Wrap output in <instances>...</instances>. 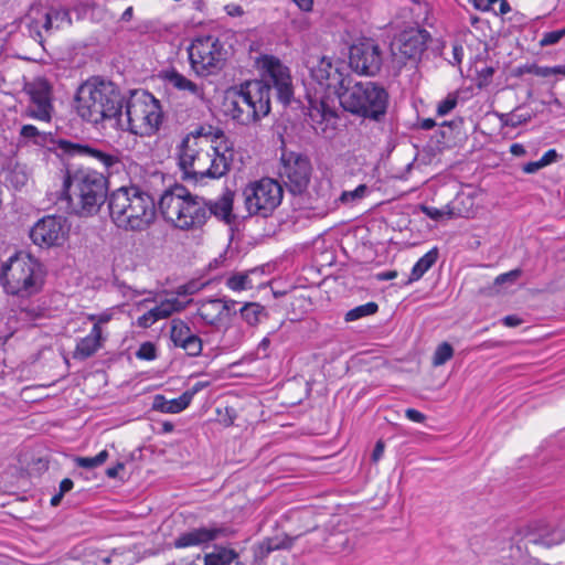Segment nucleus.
Returning a JSON list of instances; mask_svg holds the SVG:
<instances>
[{
    "instance_id": "f257e3e1",
    "label": "nucleus",
    "mask_w": 565,
    "mask_h": 565,
    "mask_svg": "<svg viewBox=\"0 0 565 565\" xmlns=\"http://www.w3.org/2000/svg\"><path fill=\"white\" fill-rule=\"evenodd\" d=\"M108 181L103 172L92 167L73 169L71 162L66 163V173L63 180L61 200L66 202L67 209L79 216L97 214L107 200Z\"/></svg>"
},
{
    "instance_id": "f03ea898",
    "label": "nucleus",
    "mask_w": 565,
    "mask_h": 565,
    "mask_svg": "<svg viewBox=\"0 0 565 565\" xmlns=\"http://www.w3.org/2000/svg\"><path fill=\"white\" fill-rule=\"evenodd\" d=\"M177 154L183 179L193 182L225 175L233 160V153L227 147L221 152L212 140L196 141L192 137L182 139Z\"/></svg>"
},
{
    "instance_id": "7ed1b4c3",
    "label": "nucleus",
    "mask_w": 565,
    "mask_h": 565,
    "mask_svg": "<svg viewBox=\"0 0 565 565\" xmlns=\"http://www.w3.org/2000/svg\"><path fill=\"white\" fill-rule=\"evenodd\" d=\"M75 99L83 119L95 125L115 120L117 126L124 128L121 110L125 98L113 82L92 77L78 87Z\"/></svg>"
},
{
    "instance_id": "20e7f679",
    "label": "nucleus",
    "mask_w": 565,
    "mask_h": 565,
    "mask_svg": "<svg viewBox=\"0 0 565 565\" xmlns=\"http://www.w3.org/2000/svg\"><path fill=\"white\" fill-rule=\"evenodd\" d=\"M108 209L117 227L142 232L156 220L153 198L137 186L119 188L108 198Z\"/></svg>"
},
{
    "instance_id": "39448f33",
    "label": "nucleus",
    "mask_w": 565,
    "mask_h": 565,
    "mask_svg": "<svg viewBox=\"0 0 565 565\" xmlns=\"http://www.w3.org/2000/svg\"><path fill=\"white\" fill-rule=\"evenodd\" d=\"M158 207L167 222L182 231L200 230L207 222V200L192 194L181 184L166 190Z\"/></svg>"
},
{
    "instance_id": "423d86ee",
    "label": "nucleus",
    "mask_w": 565,
    "mask_h": 565,
    "mask_svg": "<svg viewBox=\"0 0 565 565\" xmlns=\"http://www.w3.org/2000/svg\"><path fill=\"white\" fill-rule=\"evenodd\" d=\"M263 66L266 72V81L247 82L248 92L250 94L256 92L257 95L253 96L250 103H248L249 111L255 108L258 113L257 121L270 111L271 86L276 89L277 97L284 105H288L294 95L291 76L287 66L275 56H265Z\"/></svg>"
},
{
    "instance_id": "0eeeda50",
    "label": "nucleus",
    "mask_w": 565,
    "mask_h": 565,
    "mask_svg": "<svg viewBox=\"0 0 565 565\" xmlns=\"http://www.w3.org/2000/svg\"><path fill=\"white\" fill-rule=\"evenodd\" d=\"M0 280L7 294L29 298L42 290L44 271L36 258L18 253L2 264Z\"/></svg>"
},
{
    "instance_id": "6e6552de",
    "label": "nucleus",
    "mask_w": 565,
    "mask_h": 565,
    "mask_svg": "<svg viewBox=\"0 0 565 565\" xmlns=\"http://www.w3.org/2000/svg\"><path fill=\"white\" fill-rule=\"evenodd\" d=\"M388 100L387 90L371 81L349 84L339 95L340 105L345 111L376 122L384 119Z\"/></svg>"
},
{
    "instance_id": "1a4fd4ad",
    "label": "nucleus",
    "mask_w": 565,
    "mask_h": 565,
    "mask_svg": "<svg viewBox=\"0 0 565 565\" xmlns=\"http://www.w3.org/2000/svg\"><path fill=\"white\" fill-rule=\"evenodd\" d=\"M126 125L122 129L138 136L154 135L162 124L160 102L148 92H134L126 104Z\"/></svg>"
},
{
    "instance_id": "9d476101",
    "label": "nucleus",
    "mask_w": 565,
    "mask_h": 565,
    "mask_svg": "<svg viewBox=\"0 0 565 565\" xmlns=\"http://www.w3.org/2000/svg\"><path fill=\"white\" fill-rule=\"evenodd\" d=\"M282 194V186L275 179L262 178L249 182L243 191L248 215L268 217L280 205Z\"/></svg>"
},
{
    "instance_id": "9b49d317",
    "label": "nucleus",
    "mask_w": 565,
    "mask_h": 565,
    "mask_svg": "<svg viewBox=\"0 0 565 565\" xmlns=\"http://www.w3.org/2000/svg\"><path fill=\"white\" fill-rule=\"evenodd\" d=\"M188 52L192 68L201 76L221 70L226 54L218 39L212 35L194 39Z\"/></svg>"
},
{
    "instance_id": "f8f14e48",
    "label": "nucleus",
    "mask_w": 565,
    "mask_h": 565,
    "mask_svg": "<svg viewBox=\"0 0 565 565\" xmlns=\"http://www.w3.org/2000/svg\"><path fill=\"white\" fill-rule=\"evenodd\" d=\"M278 174L291 194L300 195L307 191L310 183L312 174L311 161L306 154L284 151L280 158Z\"/></svg>"
},
{
    "instance_id": "ddd939ff",
    "label": "nucleus",
    "mask_w": 565,
    "mask_h": 565,
    "mask_svg": "<svg viewBox=\"0 0 565 565\" xmlns=\"http://www.w3.org/2000/svg\"><path fill=\"white\" fill-rule=\"evenodd\" d=\"M23 93L29 97L25 116L50 122L54 113L51 82L44 77H35L24 83Z\"/></svg>"
},
{
    "instance_id": "4468645a",
    "label": "nucleus",
    "mask_w": 565,
    "mask_h": 565,
    "mask_svg": "<svg viewBox=\"0 0 565 565\" xmlns=\"http://www.w3.org/2000/svg\"><path fill=\"white\" fill-rule=\"evenodd\" d=\"M514 540L520 543L552 547L565 541V520L552 525L545 521H533L519 526Z\"/></svg>"
},
{
    "instance_id": "2eb2a0df",
    "label": "nucleus",
    "mask_w": 565,
    "mask_h": 565,
    "mask_svg": "<svg viewBox=\"0 0 565 565\" xmlns=\"http://www.w3.org/2000/svg\"><path fill=\"white\" fill-rule=\"evenodd\" d=\"M345 66L341 62L332 63V61L326 56L321 57L317 65L311 67L312 79L326 90L328 96L337 95L351 84L349 74L344 73Z\"/></svg>"
},
{
    "instance_id": "dca6fc26",
    "label": "nucleus",
    "mask_w": 565,
    "mask_h": 565,
    "mask_svg": "<svg viewBox=\"0 0 565 565\" xmlns=\"http://www.w3.org/2000/svg\"><path fill=\"white\" fill-rule=\"evenodd\" d=\"M56 146L63 158H82L86 163L103 167L106 171H117V167L120 164V160L117 154L102 151L88 145L61 139L57 141Z\"/></svg>"
},
{
    "instance_id": "f3484780",
    "label": "nucleus",
    "mask_w": 565,
    "mask_h": 565,
    "mask_svg": "<svg viewBox=\"0 0 565 565\" xmlns=\"http://www.w3.org/2000/svg\"><path fill=\"white\" fill-rule=\"evenodd\" d=\"M382 55L383 53L374 40L364 39L350 47L349 65L361 75L374 76L381 70Z\"/></svg>"
},
{
    "instance_id": "a211bd4d",
    "label": "nucleus",
    "mask_w": 565,
    "mask_h": 565,
    "mask_svg": "<svg viewBox=\"0 0 565 565\" xmlns=\"http://www.w3.org/2000/svg\"><path fill=\"white\" fill-rule=\"evenodd\" d=\"M253 96H257L256 92L253 94L248 92L247 82L242 84L239 88L230 89L224 100L226 115L241 125L247 126L257 122V110L254 108L253 111H249L248 109V103H250Z\"/></svg>"
},
{
    "instance_id": "6ab92c4d",
    "label": "nucleus",
    "mask_w": 565,
    "mask_h": 565,
    "mask_svg": "<svg viewBox=\"0 0 565 565\" xmlns=\"http://www.w3.org/2000/svg\"><path fill=\"white\" fill-rule=\"evenodd\" d=\"M68 228L66 220L62 216H45L38 221L30 231L32 242L39 246L61 245Z\"/></svg>"
},
{
    "instance_id": "aec40b11",
    "label": "nucleus",
    "mask_w": 565,
    "mask_h": 565,
    "mask_svg": "<svg viewBox=\"0 0 565 565\" xmlns=\"http://www.w3.org/2000/svg\"><path fill=\"white\" fill-rule=\"evenodd\" d=\"M236 301L232 299H209L200 306L198 316L209 326L220 327L235 315Z\"/></svg>"
},
{
    "instance_id": "412c9836",
    "label": "nucleus",
    "mask_w": 565,
    "mask_h": 565,
    "mask_svg": "<svg viewBox=\"0 0 565 565\" xmlns=\"http://www.w3.org/2000/svg\"><path fill=\"white\" fill-rule=\"evenodd\" d=\"M72 23L70 12L62 7L49 8L39 19L31 23V32H35L40 41L43 39V32L50 34L53 30H58Z\"/></svg>"
},
{
    "instance_id": "4be33fe9",
    "label": "nucleus",
    "mask_w": 565,
    "mask_h": 565,
    "mask_svg": "<svg viewBox=\"0 0 565 565\" xmlns=\"http://www.w3.org/2000/svg\"><path fill=\"white\" fill-rule=\"evenodd\" d=\"M170 338L175 347L182 348L190 356H198L202 352L201 338L180 319L172 320Z\"/></svg>"
},
{
    "instance_id": "5701e85b",
    "label": "nucleus",
    "mask_w": 565,
    "mask_h": 565,
    "mask_svg": "<svg viewBox=\"0 0 565 565\" xmlns=\"http://www.w3.org/2000/svg\"><path fill=\"white\" fill-rule=\"evenodd\" d=\"M429 39L430 35L426 30H405L398 38V51L409 60H417L425 52Z\"/></svg>"
},
{
    "instance_id": "b1692460",
    "label": "nucleus",
    "mask_w": 565,
    "mask_h": 565,
    "mask_svg": "<svg viewBox=\"0 0 565 565\" xmlns=\"http://www.w3.org/2000/svg\"><path fill=\"white\" fill-rule=\"evenodd\" d=\"M234 195L233 191L226 189L217 200H207V220L213 215L225 224H232L235 221V215L233 214Z\"/></svg>"
},
{
    "instance_id": "393cba45",
    "label": "nucleus",
    "mask_w": 565,
    "mask_h": 565,
    "mask_svg": "<svg viewBox=\"0 0 565 565\" xmlns=\"http://www.w3.org/2000/svg\"><path fill=\"white\" fill-rule=\"evenodd\" d=\"M204 565H246L239 553L224 545H214L213 551L204 555Z\"/></svg>"
},
{
    "instance_id": "a878e982",
    "label": "nucleus",
    "mask_w": 565,
    "mask_h": 565,
    "mask_svg": "<svg viewBox=\"0 0 565 565\" xmlns=\"http://www.w3.org/2000/svg\"><path fill=\"white\" fill-rule=\"evenodd\" d=\"M105 338L98 333V329L92 328L90 333L81 339L73 352L75 360H86L93 356L102 347Z\"/></svg>"
},
{
    "instance_id": "bb28decb",
    "label": "nucleus",
    "mask_w": 565,
    "mask_h": 565,
    "mask_svg": "<svg viewBox=\"0 0 565 565\" xmlns=\"http://www.w3.org/2000/svg\"><path fill=\"white\" fill-rule=\"evenodd\" d=\"M193 398V392H184L178 398L167 399L163 395L153 397L152 409L162 413L177 414L184 411Z\"/></svg>"
},
{
    "instance_id": "cd10ccee",
    "label": "nucleus",
    "mask_w": 565,
    "mask_h": 565,
    "mask_svg": "<svg viewBox=\"0 0 565 565\" xmlns=\"http://www.w3.org/2000/svg\"><path fill=\"white\" fill-rule=\"evenodd\" d=\"M209 543L205 527H196L180 534L175 541L177 548H185L190 546H199Z\"/></svg>"
},
{
    "instance_id": "c85d7f7f",
    "label": "nucleus",
    "mask_w": 565,
    "mask_h": 565,
    "mask_svg": "<svg viewBox=\"0 0 565 565\" xmlns=\"http://www.w3.org/2000/svg\"><path fill=\"white\" fill-rule=\"evenodd\" d=\"M438 259V249L433 248L427 252L423 257H420L417 263L414 265L411 276L408 277L406 284H412L414 281L419 280L425 273L433 267V265Z\"/></svg>"
},
{
    "instance_id": "c756f323",
    "label": "nucleus",
    "mask_w": 565,
    "mask_h": 565,
    "mask_svg": "<svg viewBox=\"0 0 565 565\" xmlns=\"http://www.w3.org/2000/svg\"><path fill=\"white\" fill-rule=\"evenodd\" d=\"M191 301V299L188 301H181L178 298L164 299L151 310L153 313H156L157 320L167 319L172 313L185 309L186 305Z\"/></svg>"
},
{
    "instance_id": "7c9ffc66",
    "label": "nucleus",
    "mask_w": 565,
    "mask_h": 565,
    "mask_svg": "<svg viewBox=\"0 0 565 565\" xmlns=\"http://www.w3.org/2000/svg\"><path fill=\"white\" fill-rule=\"evenodd\" d=\"M168 82L180 90H188L196 97H202V88L199 87L194 82L188 79L184 75L173 71L167 76Z\"/></svg>"
},
{
    "instance_id": "2f4dec72",
    "label": "nucleus",
    "mask_w": 565,
    "mask_h": 565,
    "mask_svg": "<svg viewBox=\"0 0 565 565\" xmlns=\"http://www.w3.org/2000/svg\"><path fill=\"white\" fill-rule=\"evenodd\" d=\"M6 183L12 186L15 190L22 189L26 185L29 181V172L25 166L14 164L7 173H6Z\"/></svg>"
},
{
    "instance_id": "473e14b6",
    "label": "nucleus",
    "mask_w": 565,
    "mask_h": 565,
    "mask_svg": "<svg viewBox=\"0 0 565 565\" xmlns=\"http://www.w3.org/2000/svg\"><path fill=\"white\" fill-rule=\"evenodd\" d=\"M242 319L249 326H256L266 316L265 308L257 302H247L241 309Z\"/></svg>"
},
{
    "instance_id": "72a5a7b5",
    "label": "nucleus",
    "mask_w": 565,
    "mask_h": 565,
    "mask_svg": "<svg viewBox=\"0 0 565 565\" xmlns=\"http://www.w3.org/2000/svg\"><path fill=\"white\" fill-rule=\"evenodd\" d=\"M309 115L313 121H323L337 117L334 109L324 98H321L319 103H311Z\"/></svg>"
},
{
    "instance_id": "f704fd0d",
    "label": "nucleus",
    "mask_w": 565,
    "mask_h": 565,
    "mask_svg": "<svg viewBox=\"0 0 565 565\" xmlns=\"http://www.w3.org/2000/svg\"><path fill=\"white\" fill-rule=\"evenodd\" d=\"M226 286L233 291H242L253 288L252 279L249 278V273L242 271L235 273L226 279Z\"/></svg>"
},
{
    "instance_id": "c9c22d12",
    "label": "nucleus",
    "mask_w": 565,
    "mask_h": 565,
    "mask_svg": "<svg viewBox=\"0 0 565 565\" xmlns=\"http://www.w3.org/2000/svg\"><path fill=\"white\" fill-rule=\"evenodd\" d=\"M18 320L24 324H32L38 319L44 317V309L40 306L29 305L21 307L18 311Z\"/></svg>"
},
{
    "instance_id": "e433bc0d",
    "label": "nucleus",
    "mask_w": 565,
    "mask_h": 565,
    "mask_svg": "<svg viewBox=\"0 0 565 565\" xmlns=\"http://www.w3.org/2000/svg\"><path fill=\"white\" fill-rule=\"evenodd\" d=\"M209 543L218 539H228L234 537L236 531L231 526L225 524L212 523L210 526L205 527Z\"/></svg>"
},
{
    "instance_id": "4c0bfd02",
    "label": "nucleus",
    "mask_w": 565,
    "mask_h": 565,
    "mask_svg": "<svg viewBox=\"0 0 565 565\" xmlns=\"http://www.w3.org/2000/svg\"><path fill=\"white\" fill-rule=\"evenodd\" d=\"M377 310L379 306L373 301L358 306L345 313V321H355L363 317L372 316L376 313Z\"/></svg>"
},
{
    "instance_id": "58836bf2",
    "label": "nucleus",
    "mask_w": 565,
    "mask_h": 565,
    "mask_svg": "<svg viewBox=\"0 0 565 565\" xmlns=\"http://www.w3.org/2000/svg\"><path fill=\"white\" fill-rule=\"evenodd\" d=\"M108 456L107 450H102L95 457H75L74 461L81 468L93 469L102 466L108 459Z\"/></svg>"
},
{
    "instance_id": "ea45409f",
    "label": "nucleus",
    "mask_w": 565,
    "mask_h": 565,
    "mask_svg": "<svg viewBox=\"0 0 565 565\" xmlns=\"http://www.w3.org/2000/svg\"><path fill=\"white\" fill-rule=\"evenodd\" d=\"M20 137L24 141H32L34 145H43L46 140L45 134L33 125H23L20 129Z\"/></svg>"
},
{
    "instance_id": "a19ab883",
    "label": "nucleus",
    "mask_w": 565,
    "mask_h": 565,
    "mask_svg": "<svg viewBox=\"0 0 565 565\" xmlns=\"http://www.w3.org/2000/svg\"><path fill=\"white\" fill-rule=\"evenodd\" d=\"M454 355V349L448 342L439 344L433 356V364L439 366L445 364Z\"/></svg>"
},
{
    "instance_id": "79ce46f5",
    "label": "nucleus",
    "mask_w": 565,
    "mask_h": 565,
    "mask_svg": "<svg viewBox=\"0 0 565 565\" xmlns=\"http://www.w3.org/2000/svg\"><path fill=\"white\" fill-rule=\"evenodd\" d=\"M459 94L457 92L449 93L445 99L440 100L437 106V115L446 116L458 104Z\"/></svg>"
},
{
    "instance_id": "37998d69",
    "label": "nucleus",
    "mask_w": 565,
    "mask_h": 565,
    "mask_svg": "<svg viewBox=\"0 0 565 565\" xmlns=\"http://www.w3.org/2000/svg\"><path fill=\"white\" fill-rule=\"evenodd\" d=\"M366 191H367V186L365 184H360L353 191H344L341 194L340 200L343 203H352V202H355V201L362 199L365 195Z\"/></svg>"
},
{
    "instance_id": "c03bdc74",
    "label": "nucleus",
    "mask_w": 565,
    "mask_h": 565,
    "mask_svg": "<svg viewBox=\"0 0 565 565\" xmlns=\"http://www.w3.org/2000/svg\"><path fill=\"white\" fill-rule=\"evenodd\" d=\"M565 36V28L561 30L550 31L543 34L540 40L541 46H550L558 43Z\"/></svg>"
},
{
    "instance_id": "a18cd8bd",
    "label": "nucleus",
    "mask_w": 565,
    "mask_h": 565,
    "mask_svg": "<svg viewBox=\"0 0 565 565\" xmlns=\"http://www.w3.org/2000/svg\"><path fill=\"white\" fill-rule=\"evenodd\" d=\"M263 545L266 546V551L269 553L281 550V548H290L292 545L291 539L278 540V539H266L263 542Z\"/></svg>"
},
{
    "instance_id": "49530a36",
    "label": "nucleus",
    "mask_w": 565,
    "mask_h": 565,
    "mask_svg": "<svg viewBox=\"0 0 565 565\" xmlns=\"http://www.w3.org/2000/svg\"><path fill=\"white\" fill-rule=\"evenodd\" d=\"M137 358L141 360H153L156 358V347L151 342L142 343L136 352Z\"/></svg>"
},
{
    "instance_id": "de8ad7c7",
    "label": "nucleus",
    "mask_w": 565,
    "mask_h": 565,
    "mask_svg": "<svg viewBox=\"0 0 565 565\" xmlns=\"http://www.w3.org/2000/svg\"><path fill=\"white\" fill-rule=\"evenodd\" d=\"M212 134V126H200L195 130L189 132L184 138H194L196 141L210 140Z\"/></svg>"
},
{
    "instance_id": "09e8293b",
    "label": "nucleus",
    "mask_w": 565,
    "mask_h": 565,
    "mask_svg": "<svg viewBox=\"0 0 565 565\" xmlns=\"http://www.w3.org/2000/svg\"><path fill=\"white\" fill-rule=\"evenodd\" d=\"M521 273H522L521 269H513L508 273L501 274L495 278L494 284L495 285H503L505 282L513 284L521 276Z\"/></svg>"
},
{
    "instance_id": "8fccbe9b",
    "label": "nucleus",
    "mask_w": 565,
    "mask_h": 565,
    "mask_svg": "<svg viewBox=\"0 0 565 565\" xmlns=\"http://www.w3.org/2000/svg\"><path fill=\"white\" fill-rule=\"evenodd\" d=\"M510 117H511V119H510V127L511 128H516L520 125L525 124V122H527L531 119V115L530 114H519L518 109L511 111L510 113Z\"/></svg>"
},
{
    "instance_id": "3c124183",
    "label": "nucleus",
    "mask_w": 565,
    "mask_h": 565,
    "mask_svg": "<svg viewBox=\"0 0 565 565\" xmlns=\"http://www.w3.org/2000/svg\"><path fill=\"white\" fill-rule=\"evenodd\" d=\"M157 321L158 320L156 318V313H153L152 310L150 309L149 311H147L146 313L138 318V326L141 328H149Z\"/></svg>"
},
{
    "instance_id": "603ef678",
    "label": "nucleus",
    "mask_w": 565,
    "mask_h": 565,
    "mask_svg": "<svg viewBox=\"0 0 565 565\" xmlns=\"http://www.w3.org/2000/svg\"><path fill=\"white\" fill-rule=\"evenodd\" d=\"M200 287L196 282L191 281L189 284L181 285L177 288V295L179 296H189L194 295L196 291H199Z\"/></svg>"
},
{
    "instance_id": "864d4df0",
    "label": "nucleus",
    "mask_w": 565,
    "mask_h": 565,
    "mask_svg": "<svg viewBox=\"0 0 565 565\" xmlns=\"http://www.w3.org/2000/svg\"><path fill=\"white\" fill-rule=\"evenodd\" d=\"M422 211L428 217H430L431 220H435V221H439L446 215V212H444L443 210L433 207V206L422 205Z\"/></svg>"
},
{
    "instance_id": "5fc2aeb1",
    "label": "nucleus",
    "mask_w": 565,
    "mask_h": 565,
    "mask_svg": "<svg viewBox=\"0 0 565 565\" xmlns=\"http://www.w3.org/2000/svg\"><path fill=\"white\" fill-rule=\"evenodd\" d=\"M254 551V562L258 563L262 562L264 558H266L270 553L266 551V546L263 545L260 542L253 548Z\"/></svg>"
},
{
    "instance_id": "6e6d98bb",
    "label": "nucleus",
    "mask_w": 565,
    "mask_h": 565,
    "mask_svg": "<svg viewBox=\"0 0 565 565\" xmlns=\"http://www.w3.org/2000/svg\"><path fill=\"white\" fill-rule=\"evenodd\" d=\"M405 416L409 420L415 422V423H424L426 419V416L423 413H420L419 411L414 409V408H407L405 411Z\"/></svg>"
},
{
    "instance_id": "4d7b16f0",
    "label": "nucleus",
    "mask_w": 565,
    "mask_h": 565,
    "mask_svg": "<svg viewBox=\"0 0 565 565\" xmlns=\"http://www.w3.org/2000/svg\"><path fill=\"white\" fill-rule=\"evenodd\" d=\"M542 168H544L542 161L537 160V161H531V162L523 164L522 171L526 174H532V173H536Z\"/></svg>"
},
{
    "instance_id": "13d9d810",
    "label": "nucleus",
    "mask_w": 565,
    "mask_h": 565,
    "mask_svg": "<svg viewBox=\"0 0 565 565\" xmlns=\"http://www.w3.org/2000/svg\"><path fill=\"white\" fill-rule=\"evenodd\" d=\"M558 153L554 149H550L544 153V156L540 159L544 167L557 161Z\"/></svg>"
},
{
    "instance_id": "bf43d9fd",
    "label": "nucleus",
    "mask_w": 565,
    "mask_h": 565,
    "mask_svg": "<svg viewBox=\"0 0 565 565\" xmlns=\"http://www.w3.org/2000/svg\"><path fill=\"white\" fill-rule=\"evenodd\" d=\"M384 449H385V444L383 440H377L376 444H375V447L373 449V452H372V460L374 462H377L383 454H384Z\"/></svg>"
},
{
    "instance_id": "052dcab7",
    "label": "nucleus",
    "mask_w": 565,
    "mask_h": 565,
    "mask_svg": "<svg viewBox=\"0 0 565 565\" xmlns=\"http://www.w3.org/2000/svg\"><path fill=\"white\" fill-rule=\"evenodd\" d=\"M502 322L504 326H507L509 328H514V327L520 326L523 322V320L515 315H510V316H505L502 319Z\"/></svg>"
},
{
    "instance_id": "680f3d73",
    "label": "nucleus",
    "mask_w": 565,
    "mask_h": 565,
    "mask_svg": "<svg viewBox=\"0 0 565 565\" xmlns=\"http://www.w3.org/2000/svg\"><path fill=\"white\" fill-rule=\"evenodd\" d=\"M478 73L481 81L488 83L494 74V68L492 66H484Z\"/></svg>"
},
{
    "instance_id": "e2e57ef3",
    "label": "nucleus",
    "mask_w": 565,
    "mask_h": 565,
    "mask_svg": "<svg viewBox=\"0 0 565 565\" xmlns=\"http://www.w3.org/2000/svg\"><path fill=\"white\" fill-rule=\"evenodd\" d=\"M225 11L231 17H242L244 14L243 8L238 4H227Z\"/></svg>"
},
{
    "instance_id": "0e129e2a",
    "label": "nucleus",
    "mask_w": 565,
    "mask_h": 565,
    "mask_svg": "<svg viewBox=\"0 0 565 565\" xmlns=\"http://www.w3.org/2000/svg\"><path fill=\"white\" fill-rule=\"evenodd\" d=\"M124 468H125V465L122 462H117L116 466L109 467L106 470V476L108 478H116L118 476L119 471L124 470Z\"/></svg>"
},
{
    "instance_id": "69168bd1",
    "label": "nucleus",
    "mask_w": 565,
    "mask_h": 565,
    "mask_svg": "<svg viewBox=\"0 0 565 565\" xmlns=\"http://www.w3.org/2000/svg\"><path fill=\"white\" fill-rule=\"evenodd\" d=\"M300 10L309 12L312 10L313 0H292Z\"/></svg>"
},
{
    "instance_id": "338daca9",
    "label": "nucleus",
    "mask_w": 565,
    "mask_h": 565,
    "mask_svg": "<svg viewBox=\"0 0 565 565\" xmlns=\"http://www.w3.org/2000/svg\"><path fill=\"white\" fill-rule=\"evenodd\" d=\"M510 152L516 157H522V156L526 154V150H525L524 146L521 143L511 145Z\"/></svg>"
},
{
    "instance_id": "774afa93",
    "label": "nucleus",
    "mask_w": 565,
    "mask_h": 565,
    "mask_svg": "<svg viewBox=\"0 0 565 565\" xmlns=\"http://www.w3.org/2000/svg\"><path fill=\"white\" fill-rule=\"evenodd\" d=\"M113 319V313L110 311H104L98 313L97 323L102 328L103 324L108 323Z\"/></svg>"
}]
</instances>
